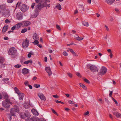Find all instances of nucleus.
<instances>
[{
    "mask_svg": "<svg viewBox=\"0 0 121 121\" xmlns=\"http://www.w3.org/2000/svg\"><path fill=\"white\" fill-rule=\"evenodd\" d=\"M16 5V8L18 6V7L19 9L23 12H26L29 8V7L26 5L25 4H22L21 2H18Z\"/></svg>",
    "mask_w": 121,
    "mask_h": 121,
    "instance_id": "1",
    "label": "nucleus"
},
{
    "mask_svg": "<svg viewBox=\"0 0 121 121\" xmlns=\"http://www.w3.org/2000/svg\"><path fill=\"white\" fill-rule=\"evenodd\" d=\"M13 103L9 99H6L3 101L2 102V106L5 108H10V105L12 104Z\"/></svg>",
    "mask_w": 121,
    "mask_h": 121,
    "instance_id": "2",
    "label": "nucleus"
},
{
    "mask_svg": "<svg viewBox=\"0 0 121 121\" xmlns=\"http://www.w3.org/2000/svg\"><path fill=\"white\" fill-rule=\"evenodd\" d=\"M19 109L18 107L16 106H14L13 108H12L10 111L11 114L12 116H15L16 113L18 112Z\"/></svg>",
    "mask_w": 121,
    "mask_h": 121,
    "instance_id": "3",
    "label": "nucleus"
},
{
    "mask_svg": "<svg viewBox=\"0 0 121 121\" xmlns=\"http://www.w3.org/2000/svg\"><path fill=\"white\" fill-rule=\"evenodd\" d=\"M17 52V50L14 47H12L10 48L8 51V53L12 56H13Z\"/></svg>",
    "mask_w": 121,
    "mask_h": 121,
    "instance_id": "4",
    "label": "nucleus"
},
{
    "mask_svg": "<svg viewBox=\"0 0 121 121\" xmlns=\"http://www.w3.org/2000/svg\"><path fill=\"white\" fill-rule=\"evenodd\" d=\"M29 41L26 39L22 43V46L23 48L26 49L28 47L29 45Z\"/></svg>",
    "mask_w": 121,
    "mask_h": 121,
    "instance_id": "5",
    "label": "nucleus"
},
{
    "mask_svg": "<svg viewBox=\"0 0 121 121\" xmlns=\"http://www.w3.org/2000/svg\"><path fill=\"white\" fill-rule=\"evenodd\" d=\"M17 19L18 20H20L23 18V13L21 12H18L16 15Z\"/></svg>",
    "mask_w": 121,
    "mask_h": 121,
    "instance_id": "6",
    "label": "nucleus"
},
{
    "mask_svg": "<svg viewBox=\"0 0 121 121\" xmlns=\"http://www.w3.org/2000/svg\"><path fill=\"white\" fill-rule=\"evenodd\" d=\"M107 69L105 67L103 66L100 69V74L101 75H103L106 73L107 71Z\"/></svg>",
    "mask_w": 121,
    "mask_h": 121,
    "instance_id": "7",
    "label": "nucleus"
},
{
    "mask_svg": "<svg viewBox=\"0 0 121 121\" xmlns=\"http://www.w3.org/2000/svg\"><path fill=\"white\" fill-rule=\"evenodd\" d=\"M2 13L3 15L7 17H8L10 14V11L9 10L3 11Z\"/></svg>",
    "mask_w": 121,
    "mask_h": 121,
    "instance_id": "8",
    "label": "nucleus"
},
{
    "mask_svg": "<svg viewBox=\"0 0 121 121\" xmlns=\"http://www.w3.org/2000/svg\"><path fill=\"white\" fill-rule=\"evenodd\" d=\"M38 96L42 100L45 101L46 100V98L44 95L42 93H39Z\"/></svg>",
    "mask_w": 121,
    "mask_h": 121,
    "instance_id": "9",
    "label": "nucleus"
},
{
    "mask_svg": "<svg viewBox=\"0 0 121 121\" xmlns=\"http://www.w3.org/2000/svg\"><path fill=\"white\" fill-rule=\"evenodd\" d=\"M1 60H0V67L2 69H4L5 66V64L4 63V60L2 59Z\"/></svg>",
    "mask_w": 121,
    "mask_h": 121,
    "instance_id": "10",
    "label": "nucleus"
},
{
    "mask_svg": "<svg viewBox=\"0 0 121 121\" xmlns=\"http://www.w3.org/2000/svg\"><path fill=\"white\" fill-rule=\"evenodd\" d=\"M45 70L48 73L49 76H50L52 75V72L50 68V67H46L45 68Z\"/></svg>",
    "mask_w": 121,
    "mask_h": 121,
    "instance_id": "11",
    "label": "nucleus"
},
{
    "mask_svg": "<svg viewBox=\"0 0 121 121\" xmlns=\"http://www.w3.org/2000/svg\"><path fill=\"white\" fill-rule=\"evenodd\" d=\"M90 70L94 72H96L98 71V69L96 67L93 65H91L90 67Z\"/></svg>",
    "mask_w": 121,
    "mask_h": 121,
    "instance_id": "12",
    "label": "nucleus"
},
{
    "mask_svg": "<svg viewBox=\"0 0 121 121\" xmlns=\"http://www.w3.org/2000/svg\"><path fill=\"white\" fill-rule=\"evenodd\" d=\"M29 72V70L26 68H24L22 70V72L24 74H26L28 73Z\"/></svg>",
    "mask_w": 121,
    "mask_h": 121,
    "instance_id": "13",
    "label": "nucleus"
},
{
    "mask_svg": "<svg viewBox=\"0 0 121 121\" xmlns=\"http://www.w3.org/2000/svg\"><path fill=\"white\" fill-rule=\"evenodd\" d=\"M43 8V6L41 4H39L36 6V10L39 11L41 10V8Z\"/></svg>",
    "mask_w": 121,
    "mask_h": 121,
    "instance_id": "14",
    "label": "nucleus"
},
{
    "mask_svg": "<svg viewBox=\"0 0 121 121\" xmlns=\"http://www.w3.org/2000/svg\"><path fill=\"white\" fill-rule=\"evenodd\" d=\"M8 26H4L3 28L2 31V33L3 34H4L8 29Z\"/></svg>",
    "mask_w": 121,
    "mask_h": 121,
    "instance_id": "15",
    "label": "nucleus"
},
{
    "mask_svg": "<svg viewBox=\"0 0 121 121\" xmlns=\"http://www.w3.org/2000/svg\"><path fill=\"white\" fill-rule=\"evenodd\" d=\"M113 114L115 115L118 118L121 117V114L117 112H113Z\"/></svg>",
    "mask_w": 121,
    "mask_h": 121,
    "instance_id": "16",
    "label": "nucleus"
},
{
    "mask_svg": "<svg viewBox=\"0 0 121 121\" xmlns=\"http://www.w3.org/2000/svg\"><path fill=\"white\" fill-rule=\"evenodd\" d=\"M115 0H105V2L108 4L111 5L114 1Z\"/></svg>",
    "mask_w": 121,
    "mask_h": 121,
    "instance_id": "17",
    "label": "nucleus"
},
{
    "mask_svg": "<svg viewBox=\"0 0 121 121\" xmlns=\"http://www.w3.org/2000/svg\"><path fill=\"white\" fill-rule=\"evenodd\" d=\"M31 112L34 115L37 116H38L39 115V113L35 109H33L31 110Z\"/></svg>",
    "mask_w": 121,
    "mask_h": 121,
    "instance_id": "18",
    "label": "nucleus"
},
{
    "mask_svg": "<svg viewBox=\"0 0 121 121\" xmlns=\"http://www.w3.org/2000/svg\"><path fill=\"white\" fill-rule=\"evenodd\" d=\"M33 38L34 40H38L39 39V37L38 35L36 33H35L33 35Z\"/></svg>",
    "mask_w": 121,
    "mask_h": 121,
    "instance_id": "19",
    "label": "nucleus"
},
{
    "mask_svg": "<svg viewBox=\"0 0 121 121\" xmlns=\"http://www.w3.org/2000/svg\"><path fill=\"white\" fill-rule=\"evenodd\" d=\"M19 99H23L24 96V95L23 93H21L18 94Z\"/></svg>",
    "mask_w": 121,
    "mask_h": 121,
    "instance_id": "20",
    "label": "nucleus"
},
{
    "mask_svg": "<svg viewBox=\"0 0 121 121\" xmlns=\"http://www.w3.org/2000/svg\"><path fill=\"white\" fill-rule=\"evenodd\" d=\"M2 94L4 98L5 99H7L8 98V96L7 94L5 92H3L2 93Z\"/></svg>",
    "mask_w": 121,
    "mask_h": 121,
    "instance_id": "21",
    "label": "nucleus"
},
{
    "mask_svg": "<svg viewBox=\"0 0 121 121\" xmlns=\"http://www.w3.org/2000/svg\"><path fill=\"white\" fill-rule=\"evenodd\" d=\"M35 13H34L33 15V17L35 18L39 14V11H38L37 10H35Z\"/></svg>",
    "mask_w": 121,
    "mask_h": 121,
    "instance_id": "22",
    "label": "nucleus"
},
{
    "mask_svg": "<svg viewBox=\"0 0 121 121\" xmlns=\"http://www.w3.org/2000/svg\"><path fill=\"white\" fill-rule=\"evenodd\" d=\"M22 23H18L15 26H16V29H18L22 25Z\"/></svg>",
    "mask_w": 121,
    "mask_h": 121,
    "instance_id": "23",
    "label": "nucleus"
},
{
    "mask_svg": "<svg viewBox=\"0 0 121 121\" xmlns=\"http://www.w3.org/2000/svg\"><path fill=\"white\" fill-rule=\"evenodd\" d=\"M25 116L28 117H30V113L28 111H26L24 114Z\"/></svg>",
    "mask_w": 121,
    "mask_h": 121,
    "instance_id": "24",
    "label": "nucleus"
},
{
    "mask_svg": "<svg viewBox=\"0 0 121 121\" xmlns=\"http://www.w3.org/2000/svg\"><path fill=\"white\" fill-rule=\"evenodd\" d=\"M14 90L15 93L17 94H18L20 93V91L17 87H14Z\"/></svg>",
    "mask_w": 121,
    "mask_h": 121,
    "instance_id": "25",
    "label": "nucleus"
},
{
    "mask_svg": "<svg viewBox=\"0 0 121 121\" xmlns=\"http://www.w3.org/2000/svg\"><path fill=\"white\" fill-rule=\"evenodd\" d=\"M32 60H28L27 61H26L24 62V63L25 64H28L29 63H30V64H32Z\"/></svg>",
    "mask_w": 121,
    "mask_h": 121,
    "instance_id": "26",
    "label": "nucleus"
},
{
    "mask_svg": "<svg viewBox=\"0 0 121 121\" xmlns=\"http://www.w3.org/2000/svg\"><path fill=\"white\" fill-rule=\"evenodd\" d=\"M69 50L72 53V54L74 56H77L76 53L74 52L73 50L72 49L69 48Z\"/></svg>",
    "mask_w": 121,
    "mask_h": 121,
    "instance_id": "27",
    "label": "nucleus"
},
{
    "mask_svg": "<svg viewBox=\"0 0 121 121\" xmlns=\"http://www.w3.org/2000/svg\"><path fill=\"white\" fill-rule=\"evenodd\" d=\"M79 84L81 87L85 89H86V87L83 84L81 83H79Z\"/></svg>",
    "mask_w": 121,
    "mask_h": 121,
    "instance_id": "28",
    "label": "nucleus"
},
{
    "mask_svg": "<svg viewBox=\"0 0 121 121\" xmlns=\"http://www.w3.org/2000/svg\"><path fill=\"white\" fill-rule=\"evenodd\" d=\"M30 25V23H22V25L24 27H26Z\"/></svg>",
    "mask_w": 121,
    "mask_h": 121,
    "instance_id": "29",
    "label": "nucleus"
},
{
    "mask_svg": "<svg viewBox=\"0 0 121 121\" xmlns=\"http://www.w3.org/2000/svg\"><path fill=\"white\" fill-rule=\"evenodd\" d=\"M33 53L32 52H30L28 54V58H30L31 57V56L33 55Z\"/></svg>",
    "mask_w": 121,
    "mask_h": 121,
    "instance_id": "30",
    "label": "nucleus"
},
{
    "mask_svg": "<svg viewBox=\"0 0 121 121\" xmlns=\"http://www.w3.org/2000/svg\"><path fill=\"white\" fill-rule=\"evenodd\" d=\"M37 40H35V41L32 43L34 45L38 44L39 43V41Z\"/></svg>",
    "mask_w": 121,
    "mask_h": 121,
    "instance_id": "31",
    "label": "nucleus"
},
{
    "mask_svg": "<svg viewBox=\"0 0 121 121\" xmlns=\"http://www.w3.org/2000/svg\"><path fill=\"white\" fill-rule=\"evenodd\" d=\"M27 30V29L26 28H25L23 29L21 31V32L22 33H24L26 32Z\"/></svg>",
    "mask_w": 121,
    "mask_h": 121,
    "instance_id": "32",
    "label": "nucleus"
},
{
    "mask_svg": "<svg viewBox=\"0 0 121 121\" xmlns=\"http://www.w3.org/2000/svg\"><path fill=\"white\" fill-rule=\"evenodd\" d=\"M56 7L59 10H60L61 9V7L60 5V4H59L56 6Z\"/></svg>",
    "mask_w": 121,
    "mask_h": 121,
    "instance_id": "33",
    "label": "nucleus"
},
{
    "mask_svg": "<svg viewBox=\"0 0 121 121\" xmlns=\"http://www.w3.org/2000/svg\"><path fill=\"white\" fill-rule=\"evenodd\" d=\"M26 121H34V120L33 118H28L26 119Z\"/></svg>",
    "mask_w": 121,
    "mask_h": 121,
    "instance_id": "34",
    "label": "nucleus"
},
{
    "mask_svg": "<svg viewBox=\"0 0 121 121\" xmlns=\"http://www.w3.org/2000/svg\"><path fill=\"white\" fill-rule=\"evenodd\" d=\"M83 80L84 82L87 83H90V82L89 80L85 78H84Z\"/></svg>",
    "mask_w": 121,
    "mask_h": 121,
    "instance_id": "35",
    "label": "nucleus"
},
{
    "mask_svg": "<svg viewBox=\"0 0 121 121\" xmlns=\"http://www.w3.org/2000/svg\"><path fill=\"white\" fill-rule=\"evenodd\" d=\"M21 66L19 65V64H18L14 66V67L16 68H19L21 67Z\"/></svg>",
    "mask_w": 121,
    "mask_h": 121,
    "instance_id": "36",
    "label": "nucleus"
},
{
    "mask_svg": "<svg viewBox=\"0 0 121 121\" xmlns=\"http://www.w3.org/2000/svg\"><path fill=\"white\" fill-rule=\"evenodd\" d=\"M24 84L26 86H28L29 85L28 82L26 81L24 82Z\"/></svg>",
    "mask_w": 121,
    "mask_h": 121,
    "instance_id": "37",
    "label": "nucleus"
},
{
    "mask_svg": "<svg viewBox=\"0 0 121 121\" xmlns=\"http://www.w3.org/2000/svg\"><path fill=\"white\" fill-rule=\"evenodd\" d=\"M56 27L57 29L59 30H61V29L60 28V26L58 25H56Z\"/></svg>",
    "mask_w": 121,
    "mask_h": 121,
    "instance_id": "38",
    "label": "nucleus"
},
{
    "mask_svg": "<svg viewBox=\"0 0 121 121\" xmlns=\"http://www.w3.org/2000/svg\"><path fill=\"white\" fill-rule=\"evenodd\" d=\"M56 103H61V104H64V103L62 102L61 101H58V100H56Z\"/></svg>",
    "mask_w": 121,
    "mask_h": 121,
    "instance_id": "39",
    "label": "nucleus"
},
{
    "mask_svg": "<svg viewBox=\"0 0 121 121\" xmlns=\"http://www.w3.org/2000/svg\"><path fill=\"white\" fill-rule=\"evenodd\" d=\"M43 6V7H46L47 5V2H44L42 4H41Z\"/></svg>",
    "mask_w": 121,
    "mask_h": 121,
    "instance_id": "40",
    "label": "nucleus"
},
{
    "mask_svg": "<svg viewBox=\"0 0 121 121\" xmlns=\"http://www.w3.org/2000/svg\"><path fill=\"white\" fill-rule=\"evenodd\" d=\"M68 103L70 104H74V102L71 100H69L68 101Z\"/></svg>",
    "mask_w": 121,
    "mask_h": 121,
    "instance_id": "41",
    "label": "nucleus"
},
{
    "mask_svg": "<svg viewBox=\"0 0 121 121\" xmlns=\"http://www.w3.org/2000/svg\"><path fill=\"white\" fill-rule=\"evenodd\" d=\"M69 77L70 78H72V74L70 73H67Z\"/></svg>",
    "mask_w": 121,
    "mask_h": 121,
    "instance_id": "42",
    "label": "nucleus"
},
{
    "mask_svg": "<svg viewBox=\"0 0 121 121\" xmlns=\"http://www.w3.org/2000/svg\"><path fill=\"white\" fill-rule=\"evenodd\" d=\"M9 80V79L8 78H4L2 80L4 82H5L6 81H8Z\"/></svg>",
    "mask_w": 121,
    "mask_h": 121,
    "instance_id": "43",
    "label": "nucleus"
},
{
    "mask_svg": "<svg viewBox=\"0 0 121 121\" xmlns=\"http://www.w3.org/2000/svg\"><path fill=\"white\" fill-rule=\"evenodd\" d=\"M63 54V55L65 56H67L68 55V54L65 51L64 52Z\"/></svg>",
    "mask_w": 121,
    "mask_h": 121,
    "instance_id": "44",
    "label": "nucleus"
},
{
    "mask_svg": "<svg viewBox=\"0 0 121 121\" xmlns=\"http://www.w3.org/2000/svg\"><path fill=\"white\" fill-rule=\"evenodd\" d=\"M83 39V38H81L79 36L78 37V38L77 40L79 41H80L81 40H82Z\"/></svg>",
    "mask_w": 121,
    "mask_h": 121,
    "instance_id": "45",
    "label": "nucleus"
},
{
    "mask_svg": "<svg viewBox=\"0 0 121 121\" xmlns=\"http://www.w3.org/2000/svg\"><path fill=\"white\" fill-rule=\"evenodd\" d=\"M112 99L114 102H115V104H116V105L117 106L118 104V103H117V102L116 100L115 99H114V98H113L112 97Z\"/></svg>",
    "mask_w": 121,
    "mask_h": 121,
    "instance_id": "46",
    "label": "nucleus"
},
{
    "mask_svg": "<svg viewBox=\"0 0 121 121\" xmlns=\"http://www.w3.org/2000/svg\"><path fill=\"white\" fill-rule=\"evenodd\" d=\"M40 86L39 84H35L34 85V86L36 88L39 87Z\"/></svg>",
    "mask_w": 121,
    "mask_h": 121,
    "instance_id": "47",
    "label": "nucleus"
},
{
    "mask_svg": "<svg viewBox=\"0 0 121 121\" xmlns=\"http://www.w3.org/2000/svg\"><path fill=\"white\" fill-rule=\"evenodd\" d=\"M51 110L53 112L56 114V115H58L57 113L55 112V110L54 109H52V108L51 109Z\"/></svg>",
    "mask_w": 121,
    "mask_h": 121,
    "instance_id": "48",
    "label": "nucleus"
},
{
    "mask_svg": "<svg viewBox=\"0 0 121 121\" xmlns=\"http://www.w3.org/2000/svg\"><path fill=\"white\" fill-rule=\"evenodd\" d=\"M82 25L86 26H89L88 23H82Z\"/></svg>",
    "mask_w": 121,
    "mask_h": 121,
    "instance_id": "49",
    "label": "nucleus"
},
{
    "mask_svg": "<svg viewBox=\"0 0 121 121\" xmlns=\"http://www.w3.org/2000/svg\"><path fill=\"white\" fill-rule=\"evenodd\" d=\"M109 92H110V93H109V96L110 97H112V92H113V91H109Z\"/></svg>",
    "mask_w": 121,
    "mask_h": 121,
    "instance_id": "50",
    "label": "nucleus"
},
{
    "mask_svg": "<svg viewBox=\"0 0 121 121\" xmlns=\"http://www.w3.org/2000/svg\"><path fill=\"white\" fill-rule=\"evenodd\" d=\"M35 4L34 3H33L32 4H31V7L32 9H33L34 8V6H35Z\"/></svg>",
    "mask_w": 121,
    "mask_h": 121,
    "instance_id": "51",
    "label": "nucleus"
},
{
    "mask_svg": "<svg viewBox=\"0 0 121 121\" xmlns=\"http://www.w3.org/2000/svg\"><path fill=\"white\" fill-rule=\"evenodd\" d=\"M14 0H7V2L8 3H12L13 2Z\"/></svg>",
    "mask_w": 121,
    "mask_h": 121,
    "instance_id": "52",
    "label": "nucleus"
},
{
    "mask_svg": "<svg viewBox=\"0 0 121 121\" xmlns=\"http://www.w3.org/2000/svg\"><path fill=\"white\" fill-rule=\"evenodd\" d=\"M15 29L17 30L16 29V26H15L11 28V30H13Z\"/></svg>",
    "mask_w": 121,
    "mask_h": 121,
    "instance_id": "53",
    "label": "nucleus"
},
{
    "mask_svg": "<svg viewBox=\"0 0 121 121\" xmlns=\"http://www.w3.org/2000/svg\"><path fill=\"white\" fill-rule=\"evenodd\" d=\"M89 111H87L84 114V115L86 116L88 115L89 114Z\"/></svg>",
    "mask_w": 121,
    "mask_h": 121,
    "instance_id": "54",
    "label": "nucleus"
},
{
    "mask_svg": "<svg viewBox=\"0 0 121 121\" xmlns=\"http://www.w3.org/2000/svg\"><path fill=\"white\" fill-rule=\"evenodd\" d=\"M76 74L79 77H81V76L80 73L78 72H77L76 73Z\"/></svg>",
    "mask_w": 121,
    "mask_h": 121,
    "instance_id": "55",
    "label": "nucleus"
},
{
    "mask_svg": "<svg viewBox=\"0 0 121 121\" xmlns=\"http://www.w3.org/2000/svg\"><path fill=\"white\" fill-rule=\"evenodd\" d=\"M79 36L77 35H75L74 36V37L77 40V39L78 38V37Z\"/></svg>",
    "mask_w": 121,
    "mask_h": 121,
    "instance_id": "56",
    "label": "nucleus"
},
{
    "mask_svg": "<svg viewBox=\"0 0 121 121\" xmlns=\"http://www.w3.org/2000/svg\"><path fill=\"white\" fill-rule=\"evenodd\" d=\"M10 21L8 19H6L5 20V23H10Z\"/></svg>",
    "mask_w": 121,
    "mask_h": 121,
    "instance_id": "57",
    "label": "nucleus"
},
{
    "mask_svg": "<svg viewBox=\"0 0 121 121\" xmlns=\"http://www.w3.org/2000/svg\"><path fill=\"white\" fill-rule=\"evenodd\" d=\"M4 7L2 5H0V9H4Z\"/></svg>",
    "mask_w": 121,
    "mask_h": 121,
    "instance_id": "58",
    "label": "nucleus"
},
{
    "mask_svg": "<svg viewBox=\"0 0 121 121\" xmlns=\"http://www.w3.org/2000/svg\"><path fill=\"white\" fill-rule=\"evenodd\" d=\"M107 51L108 52L110 53H112L111 52V50L110 49H109L107 50Z\"/></svg>",
    "mask_w": 121,
    "mask_h": 121,
    "instance_id": "59",
    "label": "nucleus"
},
{
    "mask_svg": "<svg viewBox=\"0 0 121 121\" xmlns=\"http://www.w3.org/2000/svg\"><path fill=\"white\" fill-rule=\"evenodd\" d=\"M25 116L22 115V114H21L20 117L22 119H24L25 118Z\"/></svg>",
    "mask_w": 121,
    "mask_h": 121,
    "instance_id": "60",
    "label": "nucleus"
},
{
    "mask_svg": "<svg viewBox=\"0 0 121 121\" xmlns=\"http://www.w3.org/2000/svg\"><path fill=\"white\" fill-rule=\"evenodd\" d=\"M105 27L106 28V30H107L109 31V29L108 28V27L107 26L105 25Z\"/></svg>",
    "mask_w": 121,
    "mask_h": 121,
    "instance_id": "61",
    "label": "nucleus"
},
{
    "mask_svg": "<svg viewBox=\"0 0 121 121\" xmlns=\"http://www.w3.org/2000/svg\"><path fill=\"white\" fill-rule=\"evenodd\" d=\"M53 96L55 98H57L58 97V96L56 95H53Z\"/></svg>",
    "mask_w": 121,
    "mask_h": 121,
    "instance_id": "62",
    "label": "nucleus"
},
{
    "mask_svg": "<svg viewBox=\"0 0 121 121\" xmlns=\"http://www.w3.org/2000/svg\"><path fill=\"white\" fill-rule=\"evenodd\" d=\"M44 60H45V61L46 62H47V57H46L45 56L44 57Z\"/></svg>",
    "mask_w": 121,
    "mask_h": 121,
    "instance_id": "63",
    "label": "nucleus"
},
{
    "mask_svg": "<svg viewBox=\"0 0 121 121\" xmlns=\"http://www.w3.org/2000/svg\"><path fill=\"white\" fill-rule=\"evenodd\" d=\"M78 13V11L77 10H76L74 12V14H75Z\"/></svg>",
    "mask_w": 121,
    "mask_h": 121,
    "instance_id": "64",
    "label": "nucleus"
}]
</instances>
